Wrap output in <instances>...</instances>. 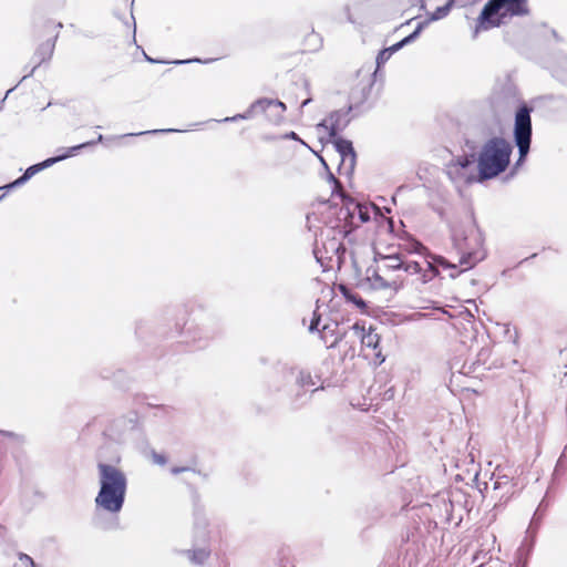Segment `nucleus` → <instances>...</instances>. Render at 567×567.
Here are the masks:
<instances>
[{"label": "nucleus", "instance_id": "1", "mask_svg": "<svg viewBox=\"0 0 567 567\" xmlns=\"http://www.w3.org/2000/svg\"><path fill=\"white\" fill-rule=\"evenodd\" d=\"M514 145L506 137L491 138L474 151H464L446 165L453 182L483 184L505 173L511 164Z\"/></svg>", "mask_w": 567, "mask_h": 567}, {"label": "nucleus", "instance_id": "2", "mask_svg": "<svg viewBox=\"0 0 567 567\" xmlns=\"http://www.w3.org/2000/svg\"><path fill=\"white\" fill-rule=\"evenodd\" d=\"M453 248L458 255V261L452 262L441 255L431 256L429 267L439 266L451 270L450 277L455 279L462 272L473 269L477 264L486 259L487 251L484 247L485 237L477 225L474 213L471 212L467 220L450 226Z\"/></svg>", "mask_w": 567, "mask_h": 567}, {"label": "nucleus", "instance_id": "3", "mask_svg": "<svg viewBox=\"0 0 567 567\" xmlns=\"http://www.w3.org/2000/svg\"><path fill=\"white\" fill-rule=\"evenodd\" d=\"M121 462V455L116 454L110 462L97 461L99 491L94 498L95 511H102L112 516H117L125 504L128 480L123 470L115 464Z\"/></svg>", "mask_w": 567, "mask_h": 567}, {"label": "nucleus", "instance_id": "4", "mask_svg": "<svg viewBox=\"0 0 567 567\" xmlns=\"http://www.w3.org/2000/svg\"><path fill=\"white\" fill-rule=\"evenodd\" d=\"M528 14V0H487L476 18L473 38L482 31L502 27L507 19Z\"/></svg>", "mask_w": 567, "mask_h": 567}, {"label": "nucleus", "instance_id": "5", "mask_svg": "<svg viewBox=\"0 0 567 567\" xmlns=\"http://www.w3.org/2000/svg\"><path fill=\"white\" fill-rule=\"evenodd\" d=\"M523 103L526 102L520 99L517 85L507 73L495 80L489 95L480 102V109L502 120V116L508 115L513 110L515 113Z\"/></svg>", "mask_w": 567, "mask_h": 567}, {"label": "nucleus", "instance_id": "6", "mask_svg": "<svg viewBox=\"0 0 567 567\" xmlns=\"http://www.w3.org/2000/svg\"><path fill=\"white\" fill-rule=\"evenodd\" d=\"M534 107L528 103L519 104L515 112L514 126H513V142L517 147L518 157L515 161L506 179L516 175L518 169L526 163L530 152L533 125L532 113Z\"/></svg>", "mask_w": 567, "mask_h": 567}, {"label": "nucleus", "instance_id": "7", "mask_svg": "<svg viewBox=\"0 0 567 567\" xmlns=\"http://www.w3.org/2000/svg\"><path fill=\"white\" fill-rule=\"evenodd\" d=\"M482 116L471 122L464 133L462 151H474L491 138L503 136L502 120L481 111Z\"/></svg>", "mask_w": 567, "mask_h": 567}, {"label": "nucleus", "instance_id": "8", "mask_svg": "<svg viewBox=\"0 0 567 567\" xmlns=\"http://www.w3.org/2000/svg\"><path fill=\"white\" fill-rule=\"evenodd\" d=\"M374 86V80L360 81L349 93V110H354L352 117H358L373 107L369 99Z\"/></svg>", "mask_w": 567, "mask_h": 567}, {"label": "nucleus", "instance_id": "9", "mask_svg": "<svg viewBox=\"0 0 567 567\" xmlns=\"http://www.w3.org/2000/svg\"><path fill=\"white\" fill-rule=\"evenodd\" d=\"M329 142L333 145L336 152L340 156V163L338 166L339 174H342L349 178L352 177L357 164V152L353 147L352 141L341 136L330 137Z\"/></svg>", "mask_w": 567, "mask_h": 567}, {"label": "nucleus", "instance_id": "10", "mask_svg": "<svg viewBox=\"0 0 567 567\" xmlns=\"http://www.w3.org/2000/svg\"><path fill=\"white\" fill-rule=\"evenodd\" d=\"M354 110H349V104L344 109L331 111L327 117L322 118L318 124L317 128H323L328 133V137L341 136L347 126L354 118L352 114Z\"/></svg>", "mask_w": 567, "mask_h": 567}, {"label": "nucleus", "instance_id": "11", "mask_svg": "<svg viewBox=\"0 0 567 567\" xmlns=\"http://www.w3.org/2000/svg\"><path fill=\"white\" fill-rule=\"evenodd\" d=\"M122 425H125V429L128 430L130 434L134 431L140 430V416L136 411H130L127 414L122 415L111 422L106 432L109 436L118 442H125V431H122Z\"/></svg>", "mask_w": 567, "mask_h": 567}, {"label": "nucleus", "instance_id": "12", "mask_svg": "<svg viewBox=\"0 0 567 567\" xmlns=\"http://www.w3.org/2000/svg\"><path fill=\"white\" fill-rule=\"evenodd\" d=\"M58 37H59V32L54 37L48 39L45 42H42L41 44H39V47L34 51L33 56H32V60L35 61L34 65L30 69L29 73H27L22 76V79L19 81V83H22L24 80L32 76L34 74L35 70L42 63L51 60V58L54 53L55 42L58 40Z\"/></svg>", "mask_w": 567, "mask_h": 567}, {"label": "nucleus", "instance_id": "13", "mask_svg": "<svg viewBox=\"0 0 567 567\" xmlns=\"http://www.w3.org/2000/svg\"><path fill=\"white\" fill-rule=\"evenodd\" d=\"M192 502H193L194 528L197 534H202V536H205L206 528L208 526V519L205 514V507L200 502V495L195 488H193V491H192Z\"/></svg>", "mask_w": 567, "mask_h": 567}, {"label": "nucleus", "instance_id": "14", "mask_svg": "<svg viewBox=\"0 0 567 567\" xmlns=\"http://www.w3.org/2000/svg\"><path fill=\"white\" fill-rule=\"evenodd\" d=\"M365 280L369 282L370 288L374 290H385L390 289L393 293H396L401 288L396 281H388L382 276H380L378 268L370 266L365 271Z\"/></svg>", "mask_w": 567, "mask_h": 567}, {"label": "nucleus", "instance_id": "15", "mask_svg": "<svg viewBox=\"0 0 567 567\" xmlns=\"http://www.w3.org/2000/svg\"><path fill=\"white\" fill-rule=\"evenodd\" d=\"M282 373L285 378L292 377L296 374L295 386L299 389H306L308 386L315 385V380L311 375V372L306 369H298L297 367H290L285 364L282 368Z\"/></svg>", "mask_w": 567, "mask_h": 567}, {"label": "nucleus", "instance_id": "16", "mask_svg": "<svg viewBox=\"0 0 567 567\" xmlns=\"http://www.w3.org/2000/svg\"><path fill=\"white\" fill-rule=\"evenodd\" d=\"M341 198L343 206L339 210L338 218L339 220H343L347 225H350L354 228V219L357 215V208H359V202L348 195H341Z\"/></svg>", "mask_w": 567, "mask_h": 567}, {"label": "nucleus", "instance_id": "17", "mask_svg": "<svg viewBox=\"0 0 567 567\" xmlns=\"http://www.w3.org/2000/svg\"><path fill=\"white\" fill-rule=\"evenodd\" d=\"M352 329L357 332V334L361 339L362 346L367 348H371L373 350H378L380 342H381V336L374 332V329L370 327L368 330H365L363 327H360L358 323H354L352 326Z\"/></svg>", "mask_w": 567, "mask_h": 567}, {"label": "nucleus", "instance_id": "18", "mask_svg": "<svg viewBox=\"0 0 567 567\" xmlns=\"http://www.w3.org/2000/svg\"><path fill=\"white\" fill-rule=\"evenodd\" d=\"M549 505H550V499L548 497V492H547L545 494V496L542 498V501L539 502L537 508L535 509V512L533 514L529 526L527 528L528 534L530 533L532 529L536 530V532L538 530Z\"/></svg>", "mask_w": 567, "mask_h": 567}, {"label": "nucleus", "instance_id": "19", "mask_svg": "<svg viewBox=\"0 0 567 567\" xmlns=\"http://www.w3.org/2000/svg\"><path fill=\"white\" fill-rule=\"evenodd\" d=\"M176 132H182V131L177 130V128H154V130H148V131H144V132L127 133V134H123L120 136H110V137H105L104 135L99 134L96 140H93V141L95 142V144H97V143H102L103 141L124 138V137H128V136L158 135V134H168V133H176Z\"/></svg>", "mask_w": 567, "mask_h": 567}, {"label": "nucleus", "instance_id": "20", "mask_svg": "<svg viewBox=\"0 0 567 567\" xmlns=\"http://www.w3.org/2000/svg\"><path fill=\"white\" fill-rule=\"evenodd\" d=\"M557 58V63L553 69V78L567 86V52L559 51Z\"/></svg>", "mask_w": 567, "mask_h": 567}, {"label": "nucleus", "instance_id": "21", "mask_svg": "<svg viewBox=\"0 0 567 567\" xmlns=\"http://www.w3.org/2000/svg\"><path fill=\"white\" fill-rule=\"evenodd\" d=\"M179 554L185 555L193 565L202 566L209 557L210 551L205 547H199L179 550Z\"/></svg>", "mask_w": 567, "mask_h": 567}, {"label": "nucleus", "instance_id": "22", "mask_svg": "<svg viewBox=\"0 0 567 567\" xmlns=\"http://www.w3.org/2000/svg\"><path fill=\"white\" fill-rule=\"evenodd\" d=\"M436 268H439V266H435L433 268L429 267V269L433 274H432V276H427L426 272H423V269H422L421 265L417 261H404L403 260L402 270L408 272V274H421L422 275V282L426 284V282H429L432 279L433 276H436L439 274Z\"/></svg>", "mask_w": 567, "mask_h": 567}, {"label": "nucleus", "instance_id": "23", "mask_svg": "<svg viewBox=\"0 0 567 567\" xmlns=\"http://www.w3.org/2000/svg\"><path fill=\"white\" fill-rule=\"evenodd\" d=\"M404 250L409 254H417L429 257L431 259L432 254H430L426 247L410 235H405V244L403 246Z\"/></svg>", "mask_w": 567, "mask_h": 567}, {"label": "nucleus", "instance_id": "24", "mask_svg": "<svg viewBox=\"0 0 567 567\" xmlns=\"http://www.w3.org/2000/svg\"><path fill=\"white\" fill-rule=\"evenodd\" d=\"M549 34H550V38L554 40L555 44H557V47H551V60H553L551 70H553L555 68L556 63H557V60H558L557 53L559 51L567 52V49L565 48L567 45V41L555 29H550L549 30Z\"/></svg>", "mask_w": 567, "mask_h": 567}, {"label": "nucleus", "instance_id": "25", "mask_svg": "<svg viewBox=\"0 0 567 567\" xmlns=\"http://www.w3.org/2000/svg\"><path fill=\"white\" fill-rule=\"evenodd\" d=\"M94 145H95L94 141H86V142L80 143L78 145L68 147L62 154L51 156V157L54 161V164H56V163L64 161L69 157L75 156L81 150H84V148H87V147H91Z\"/></svg>", "mask_w": 567, "mask_h": 567}, {"label": "nucleus", "instance_id": "26", "mask_svg": "<svg viewBox=\"0 0 567 567\" xmlns=\"http://www.w3.org/2000/svg\"><path fill=\"white\" fill-rule=\"evenodd\" d=\"M54 165V161L52 157H48L43 159L42 162L35 163L27 167V169L23 172L22 176L25 178L27 182H29L34 175L38 173L51 167Z\"/></svg>", "mask_w": 567, "mask_h": 567}, {"label": "nucleus", "instance_id": "27", "mask_svg": "<svg viewBox=\"0 0 567 567\" xmlns=\"http://www.w3.org/2000/svg\"><path fill=\"white\" fill-rule=\"evenodd\" d=\"M454 7L455 6L451 0H446V2L443 6H439L435 8L434 11L427 13V18L425 21H427L429 24L430 22L442 20L450 14Z\"/></svg>", "mask_w": 567, "mask_h": 567}, {"label": "nucleus", "instance_id": "28", "mask_svg": "<svg viewBox=\"0 0 567 567\" xmlns=\"http://www.w3.org/2000/svg\"><path fill=\"white\" fill-rule=\"evenodd\" d=\"M536 534H537V532L533 530V529L530 530L529 534L526 532V539L523 542V544L520 546V551L525 556V559L522 563V567H527L528 558L532 555V553L534 550L535 543H536Z\"/></svg>", "mask_w": 567, "mask_h": 567}, {"label": "nucleus", "instance_id": "29", "mask_svg": "<svg viewBox=\"0 0 567 567\" xmlns=\"http://www.w3.org/2000/svg\"><path fill=\"white\" fill-rule=\"evenodd\" d=\"M269 103L270 102L268 101V97H259V99H257L245 111L246 112V117L252 118L258 113H266L267 110L269 109Z\"/></svg>", "mask_w": 567, "mask_h": 567}, {"label": "nucleus", "instance_id": "30", "mask_svg": "<svg viewBox=\"0 0 567 567\" xmlns=\"http://www.w3.org/2000/svg\"><path fill=\"white\" fill-rule=\"evenodd\" d=\"M340 291H341L342 296L344 297V299L348 302L354 305L358 309L362 310L368 307V302L361 296L353 292L351 289H349L344 286H340Z\"/></svg>", "mask_w": 567, "mask_h": 567}, {"label": "nucleus", "instance_id": "31", "mask_svg": "<svg viewBox=\"0 0 567 567\" xmlns=\"http://www.w3.org/2000/svg\"><path fill=\"white\" fill-rule=\"evenodd\" d=\"M378 258L386 261L385 268L392 271L402 270L403 259L399 252L389 255H378Z\"/></svg>", "mask_w": 567, "mask_h": 567}, {"label": "nucleus", "instance_id": "32", "mask_svg": "<svg viewBox=\"0 0 567 567\" xmlns=\"http://www.w3.org/2000/svg\"><path fill=\"white\" fill-rule=\"evenodd\" d=\"M310 400V395H307L306 389L297 388L295 394L290 396V405L292 410H298L303 406Z\"/></svg>", "mask_w": 567, "mask_h": 567}, {"label": "nucleus", "instance_id": "33", "mask_svg": "<svg viewBox=\"0 0 567 567\" xmlns=\"http://www.w3.org/2000/svg\"><path fill=\"white\" fill-rule=\"evenodd\" d=\"M338 331V323L334 324V328L332 329L330 324H324L322 327V330L320 331L321 339L326 341L327 334L334 336V340L331 344L328 346V348H334L343 338V334H340Z\"/></svg>", "mask_w": 567, "mask_h": 567}, {"label": "nucleus", "instance_id": "34", "mask_svg": "<svg viewBox=\"0 0 567 567\" xmlns=\"http://www.w3.org/2000/svg\"><path fill=\"white\" fill-rule=\"evenodd\" d=\"M357 215L359 223L354 224V228H358L360 225L369 223L371 220V210L369 207L361 205L359 203V208H357Z\"/></svg>", "mask_w": 567, "mask_h": 567}, {"label": "nucleus", "instance_id": "35", "mask_svg": "<svg viewBox=\"0 0 567 567\" xmlns=\"http://www.w3.org/2000/svg\"><path fill=\"white\" fill-rule=\"evenodd\" d=\"M426 25H427V21L419 22L416 24L415 29L404 38L406 39V41L410 44L413 43L414 41H416L419 39V37L421 35L422 31L426 28Z\"/></svg>", "mask_w": 567, "mask_h": 567}, {"label": "nucleus", "instance_id": "36", "mask_svg": "<svg viewBox=\"0 0 567 567\" xmlns=\"http://www.w3.org/2000/svg\"><path fill=\"white\" fill-rule=\"evenodd\" d=\"M392 55L386 51L385 48L381 49L375 58V64L378 65V69H382L383 65L390 60Z\"/></svg>", "mask_w": 567, "mask_h": 567}, {"label": "nucleus", "instance_id": "37", "mask_svg": "<svg viewBox=\"0 0 567 567\" xmlns=\"http://www.w3.org/2000/svg\"><path fill=\"white\" fill-rule=\"evenodd\" d=\"M18 558L21 567H39L34 559L25 553H19Z\"/></svg>", "mask_w": 567, "mask_h": 567}, {"label": "nucleus", "instance_id": "38", "mask_svg": "<svg viewBox=\"0 0 567 567\" xmlns=\"http://www.w3.org/2000/svg\"><path fill=\"white\" fill-rule=\"evenodd\" d=\"M505 487H507V491L513 487L508 476H501L494 482L493 488L495 491L503 489Z\"/></svg>", "mask_w": 567, "mask_h": 567}, {"label": "nucleus", "instance_id": "39", "mask_svg": "<svg viewBox=\"0 0 567 567\" xmlns=\"http://www.w3.org/2000/svg\"><path fill=\"white\" fill-rule=\"evenodd\" d=\"M320 323H321V316L317 311H315L313 316L310 320L309 328H308L309 332H311V333L320 332V330H319Z\"/></svg>", "mask_w": 567, "mask_h": 567}, {"label": "nucleus", "instance_id": "40", "mask_svg": "<svg viewBox=\"0 0 567 567\" xmlns=\"http://www.w3.org/2000/svg\"><path fill=\"white\" fill-rule=\"evenodd\" d=\"M213 61H214V59L202 60L199 58H190V59H185V60H174V61H172V63L176 64V65H182V64H188V63H209Z\"/></svg>", "mask_w": 567, "mask_h": 567}, {"label": "nucleus", "instance_id": "41", "mask_svg": "<svg viewBox=\"0 0 567 567\" xmlns=\"http://www.w3.org/2000/svg\"><path fill=\"white\" fill-rule=\"evenodd\" d=\"M152 460L155 464L164 466L167 464L168 458L164 453H158L155 450H152Z\"/></svg>", "mask_w": 567, "mask_h": 567}, {"label": "nucleus", "instance_id": "42", "mask_svg": "<svg viewBox=\"0 0 567 567\" xmlns=\"http://www.w3.org/2000/svg\"><path fill=\"white\" fill-rule=\"evenodd\" d=\"M564 471H565V456L560 455L555 465L553 476L557 477V476L561 475L564 473Z\"/></svg>", "mask_w": 567, "mask_h": 567}, {"label": "nucleus", "instance_id": "43", "mask_svg": "<svg viewBox=\"0 0 567 567\" xmlns=\"http://www.w3.org/2000/svg\"><path fill=\"white\" fill-rule=\"evenodd\" d=\"M326 174H327V181L329 184H331L333 186V190H332V195L336 194V190L334 188L339 185V181L338 178L334 176V174L331 172V169H327L326 171Z\"/></svg>", "mask_w": 567, "mask_h": 567}, {"label": "nucleus", "instance_id": "44", "mask_svg": "<svg viewBox=\"0 0 567 567\" xmlns=\"http://www.w3.org/2000/svg\"><path fill=\"white\" fill-rule=\"evenodd\" d=\"M282 138L297 141L299 143H301L302 145L307 146L306 142H303V140H301V137L295 131L287 132L286 134L282 135Z\"/></svg>", "mask_w": 567, "mask_h": 567}, {"label": "nucleus", "instance_id": "45", "mask_svg": "<svg viewBox=\"0 0 567 567\" xmlns=\"http://www.w3.org/2000/svg\"><path fill=\"white\" fill-rule=\"evenodd\" d=\"M478 476H480V473L476 471L473 478H472V485H475L478 489V492L482 494V496L484 497V491L487 489V483H483L484 487L482 488L480 486V483H478Z\"/></svg>", "mask_w": 567, "mask_h": 567}, {"label": "nucleus", "instance_id": "46", "mask_svg": "<svg viewBox=\"0 0 567 567\" xmlns=\"http://www.w3.org/2000/svg\"><path fill=\"white\" fill-rule=\"evenodd\" d=\"M189 471L195 472V468H192V467H189V466H173V467L171 468V473H172L173 475H178V474H181V473L189 472Z\"/></svg>", "mask_w": 567, "mask_h": 567}, {"label": "nucleus", "instance_id": "47", "mask_svg": "<svg viewBox=\"0 0 567 567\" xmlns=\"http://www.w3.org/2000/svg\"><path fill=\"white\" fill-rule=\"evenodd\" d=\"M268 101L270 102L269 103V109L271 106H276V107H279L281 110V112H285L286 109H287L286 104L282 101L278 100V99H269L268 97Z\"/></svg>", "mask_w": 567, "mask_h": 567}, {"label": "nucleus", "instance_id": "48", "mask_svg": "<svg viewBox=\"0 0 567 567\" xmlns=\"http://www.w3.org/2000/svg\"><path fill=\"white\" fill-rule=\"evenodd\" d=\"M239 120H249L248 117H246V112L235 114L234 116L225 117L224 120H221V122H237Z\"/></svg>", "mask_w": 567, "mask_h": 567}, {"label": "nucleus", "instance_id": "49", "mask_svg": "<svg viewBox=\"0 0 567 567\" xmlns=\"http://www.w3.org/2000/svg\"><path fill=\"white\" fill-rule=\"evenodd\" d=\"M25 183H28V182L25 181V178L22 175L19 176L18 178H16L14 181L10 182L13 189L23 186Z\"/></svg>", "mask_w": 567, "mask_h": 567}, {"label": "nucleus", "instance_id": "50", "mask_svg": "<svg viewBox=\"0 0 567 567\" xmlns=\"http://www.w3.org/2000/svg\"><path fill=\"white\" fill-rule=\"evenodd\" d=\"M383 76V71L382 69H378V65L375 64V69L374 71L371 73L370 78L368 80H374V83L377 82V80L379 78H382Z\"/></svg>", "mask_w": 567, "mask_h": 567}, {"label": "nucleus", "instance_id": "51", "mask_svg": "<svg viewBox=\"0 0 567 567\" xmlns=\"http://www.w3.org/2000/svg\"><path fill=\"white\" fill-rule=\"evenodd\" d=\"M134 2L135 0H131V4H130V8H131V18H132V24H133V41L136 42L135 40V33H136V22H135V18L133 16V8H134Z\"/></svg>", "mask_w": 567, "mask_h": 567}, {"label": "nucleus", "instance_id": "52", "mask_svg": "<svg viewBox=\"0 0 567 567\" xmlns=\"http://www.w3.org/2000/svg\"><path fill=\"white\" fill-rule=\"evenodd\" d=\"M117 526H118L117 522H109L106 524L101 525V528L107 530V529H115V528H117Z\"/></svg>", "mask_w": 567, "mask_h": 567}, {"label": "nucleus", "instance_id": "53", "mask_svg": "<svg viewBox=\"0 0 567 567\" xmlns=\"http://www.w3.org/2000/svg\"><path fill=\"white\" fill-rule=\"evenodd\" d=\"M19 84H20V83H18L17 85H14L13 87L9 89V90L6 92V94H4V96H3V99L0 101V111L3 109V104H4L6 100H7V97L9 96V94H10L11 92H13V91L16 90V87H17Z\"/></svg>", "mask_w": 567, "mask_h": 567}, {"label": "nucleus", "instance_id": "54", "mask_svg": "<svg viewBox=\"0 0 567 567\" xmlns=\"http://www.w3.org/2000/svg\"><path fill=\"white\" fill-rule=\"evenodd\" d=\"M433 209L442 220H445V212L443 207H433Z\"/></svg>", "mask_w": 567, "mask_h": 567}, {"label": "nucleus", "instance_id": "55", "mask_svg": "<svg viewBox=\"0 0 567 567\" xmlns=\"http://www.w3.org/2000/svg\"><path fill=\"white\" fill-rule=\"evenodd\" d=\"M144 56H145V60L147 62L152 63V64H155V63H166L165 61L153 59L152 56L147 55L146 53H144Z\"/></svg>", "mask_w": 567, "mask_h": 567}, {"label": "nucleus", "instance_id": "56", "mask_svg": "<svg viewBox=\"0 0 567 567\" xmlns=\"http://www.w3.org/2000/svg\"><path fill=\"white\" fill-rule=\"evenodd\" d=\"M385 49H386V51H389V53H390L391 55H393L394 53H396L398 51H400V50H399V48H398V45H396V43H394V44H392V45H390V47H385Z\"/></svg>", "mask_w": 567, "mask_h": 567}, {"label": "nucleus", "instance_id": "57", "mask_svg": "<svg viewBox=\"0 0 567 567\" xmlns=\"http://www.w3.org/2000/svg\"><path fill=\"white\" fill-rule=\"evenodd\" d=\"M399 50L403 49L404 47L409 45L410 43L406 41L405 38L401 39L400 41L395 42Z\"/></svg>", "mask_w": 567, "mask_h": 567}, {"label": "nucleus", "instance_id": "58", "mask_svg": "<svg viewBox=\"0 0 567 567\" xmlns=\"http://www.w3.org/2000/svg\"><path fill=\"white\" fill-rule=\"evenodd\" d=\"M375 358L378 359L379 364H382L385 361V355H383L380 350L375 352Z\"/></svg>", "mask_w": 567, "mask_h": 567}, {"label": "nucleus", "instance_id": "59", "mask_svg": "<svg viewBox=\"0 0 567 567\" xmlns=\"http://www.w3.org/2000/svg\"><path fill=\"white\" fill-rule=\"evenodd\" d=\"M0 188H1V190H4V194H7V193H9V192L13 190V188H12V186H11V184H10V183H8V184H6V185H3V186H0Z\"/></svg>", "mask_w": 567, "mask_h": 567}, {"label": "nucleus", "instance_id": "60", "mask_svg": "<svg viewBox=\"0 0 567 567\" xmlns=\"http://www.w3.org/2000/svg\"><path fill=\"white\" fill-rule=\"evenodd\" d=\"M319 159H320V163L322 164L323 168L327 171V169H330L327 161L322 157V156H319Z\"/></svg>", "mask_w": 567, "mask_h": 567}, {"label": "nucleus", "instance_id": "61", "mask_svg": "<svg viewBox=\"0 0 567 567\" xmlns=\"http://www.w3.org/2000/svg\"><path fill=\"white\" fill-rule=\"evenodd\" d=\"M311 101H312V99H311V97H307L306 100H303V101L301 102L300 107L302 109V107L307 106L308 104H310V103H311Z\"/></svg>", "mask_w": 567, "mask_h": 567}, {"label": "nucleus", "instance_id": "62", "mask_svg": "<svg viewBox=\"0 0 567 567\" xmlns=\"http://www.w3.org/2000/svg\"><path fill=\"white\" fill-rule=\"evenodd\" d=\"M384 394H385L389 399H390V398H393V390H392V389H389V390H386V391H385V393H384Z\"/></svg>", "mask_w": 567, "mask_h": 567}, {"label": "nucleus", "instance_id": "63", "mask_svg": "<svg viewBox=\"0 0 567 567\" xmlns=\"http://www.w3.org/2000/svg\"><path fill=\"white\" fill-rule=\"evenodd\" d=\"M313 254H315V257H316V259H317V262H319V264H321V265H322V261H321L320 257L318 256V252H317V249H316V248L313 249Z\"/></svg>", "mask_w": 567, "mask_h": 567}, {"label": "nucleus", "instance_id": "64", "mask_svg": "<svg viewBox=\"0 0 567 567\" xmlns=\"http://www.w3.org/2000/svg\"><path fill=\"white\" fill-rule=\"evenodd\" d=\"M194 473H197L198 475H202V477H204V478H207V476H208L207 474L202 473V471H199V470H195Z\"/></svg>", "mask_w": 567, "mask_h": 567}]
</instances>
